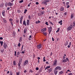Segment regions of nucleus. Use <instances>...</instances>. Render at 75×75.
Here are the masks:
<instances>
[{
    "mask_svg": "<svg viewBox=\"0 0 75 75\" xmlns=\"http://www.w3.org/2000/svg\"><path fill=\"white\" fill-rule=\"evenodd\" d=\"M50 23L51 24H52V25H54V23L51 22H50Z\"/></svg>",
    "mask_w": 75,
    "mask_h": 75,
    "instance_id": "obj_42",
    "label": "nucleus"
},
{
    "mask_svg": "<svg viewBox=\"0 0 75 75\" xmlns=\"http://www.w3.org/2000/svg\"><path fill=\"white\" fill-rule=\"evenodd\" d=\"M57 60L55 59L53 65H57Z\"/></svg>",
    "mask_w": 75,
    "mask_h": 75,
    "instance_id": "obj_5",
    "label": "nucleus"
},
{
    "mask_svg": "<svg viewBox=\"0 0 75 75\" xmlns=\"http://www.w3.org/2000/svg\"><path fill=\"white\" fill-rule=\"evenodd\" d=\"M69 5H67V8H69Z\"/></svg>",
    "mask_w": 75,
    "mask_h": 75,
    "instance_id": "obj_55",
    "label": "nucleus"
},
{
    "mask_svg": "<svg viewBox=\"0 0 75 75\" xmlns=\"http://www.w3.org/2000/svg\"><path fill=\"white\" fill-rule=\"evenodd\" d=\"M54 72L55 74V75H57V73H58V71L57 70H55L54 71Z\"/></svg>",
    "mask_w": 75,
    "mask_h": 75,
    "instance_id": "obj_16",
    "label": "nucleus"
},
{
    "mask_svg": "<svg viewBox=\"0 0 75 75\" xmlns=\"http://www.w3.org/2000/svg\"><path fill=\"white\" fill-rule=\"evenodd\" d=\"M27 11V9H25V11L24 12V13H26V12Z\"/></svg>",
    "mask_w": 75,
    "mask_h": 75,
    "instance_id": "obj_33",
    "label": "nucleus"
},
{
    "mask_svg": "<svg viewBox=\"0 0 75 75\" xmlns=\"http://www.w3.org/2000/svg\"><path fill=\"white\" fill-rule=\"evenodd\" d=\"M55 70H57V69H59V70H61V68L60 67H57L55 68Z\"/></svg>",
    "mask_w": 75,
    "mask_h": 75,
    "instance_id": "obj_6",
    "label": "nucleus"
},
{
    "mask_svg": "<svg viewBox=\"0 0 75 75\" xmlns=\"http://www.w3.org/2000/svg\"><path fill=\"white\" fill-rule=\"evenodd\" d=\"M67 61H69V59H68V58L67 57L66 58V59H63V60L62 62L64 63V62H66Z\"/></svg>",
    "mask_w": 75,
    "mask_h": 75,
    "instance_id": "obj_3",
    "label": "nucleus"
},
{
    "mask_svg": "<svg viewBox=\"0 0 75 75\" xmlns=\"http://www.w3.org/2000/svg\"><path fill=\"white\" fill-rule=\"evenodd\" d=\"M13 21V19L11 18H10L9 19V21Z\"/></svg>",
    "mask_w": 75,
    "mask_h": 75,
    "instance_id": "obj_45",
    "label": "nucleus"
},
{
    "mask_svg": "<svg viewBox=\"0 0 75 75\" xmlns=\"http://www.w3.org/2000/svg\"><path fill=\"white\" fill-rule=\"evenodd\" d=\"M5 11H3L2 12V14L3 16H5Z\"/></svg>",
    "mask_w": 75,
    "mask_h": 75,
    "instance_id": "obj_12",
    "label": "nucleus"
},
{
    "mask_svg": "<svg viewBox=\"0 0 75 75\" xmlns=\"http://www.w3.org/2000/svg\"><path fill=\"white\" fill-rule=\"evenodd\" d=\"M1 52H2V53H3V52H4V49H1Z\"/></svg>",
    "mask_w": 75,
    "mask_h": 75,
    "instance_id": "obj_26",
    "label": "nucleus"
},
{
    "mask_svg": "<svg viewBox=\"0 0 75 75\" xmlns=\"http://www.w3.org/2000/svg\"><path fill=\"white\" fill-rule=\"evenodd\" d=\"M3 20H4V23H7V21H6V20L5 19H3Z\"/></svg>",
    "mask_w": 75,
    "mask_h": 75,
    "instance_id": "obj_21",
    "label": "nucleus"
},
{
    "mask_svg": "<svg viewBox=\"0 0 75 75\" xmlns=\"http://www.w3.org/2000/svg\"><path fill=\"white\" fill-rule=\"evenodd\" d=\"M23 16H21V18L20 19V24H22V20H23Z\"/></svg>",
    "mask_w": 75,
    "mask_h": 75,
    "instance_id": "obj_10",
    "label": "nucleus"
},
{
    "mask_svg": "<svg viewBox=\"0 0 75 75\" xmlns=\"http://www.w3.org/2000/svg\"><path fill=\"white\" fill-rule=\"evenodd\" d=\"M42 46L41 44H40L38 45H37V48L38 49H40L41 48V47Z\"/></svg>",
    "mask_w": 75,
    "mask_h": 75,
    "instance_id": "obj_8",
    "label": "nucleus"
},
{
    "mask_svg": "<svg viewBox=\"0 0 75 75\" xmlns=\"http://www.w3.org/2000/svg\"><path fill=\"white\" fill-rule=\"evenodd\" d=\"M52 71V68H50L49 69L48 71V72L49 73L51 72Z\"/></svg>",
    "mask_w": 75,
    "mask_h": 75,
    "instance_id": "obj_14",
    "label": "nucleus"
},
{
    "mask_svg": "<svg viewBox=\"0 0 75 75\" xmlns=\"http://www.w3.org/2000/svg\"><path fill=\"white\" fill-rule=\"evenodd\" d=\"M72 25H70L69 27H68L67 28V30L68 31H69V30H72Z\"/></svg>",
    "mask_w": 75,
    "mask_h": 75,
    "instance_id": "obj_1",
    "label": "nucleus"
},
{
    "mask_svg": "<svg viewBox=\"0 0 75 75\" xmlns=\"http://www.w3.org/2000/svg\"><path fill=\"white\" fill-rule=\"evenodd\" d=\"M69 2H67L66 3V4L67 5H68V4H69Z\"/></svg>",
    "mask_w": 75,
    "mask_h": 75,
    "instance_id": "obj_44",
    "label": "nucleus"
},
{
    "mask_svg": "<svg viewBox=\"0 0 75 75\" xmlns=\"http://www.w3.org/2000/svg\"><path fill=\"white\" fill-rule=\"evenodd\" d=\"M62 22V21L61 20L59 22V24H60V23H61Z\"/></svg>",
    "mask_w": 75,
    "mask_h": 75,
    "instance_id": "obj_39",
    "label": "nucleus"
},
{
    "mask_svg": "<svg viewBox=\"0 0 75 75\" xmlns=\"http://www.w3.org/2000/svg\"><path fill=\"white\" fill-rule=\"evenodd\" d=\"M23 47H24V45H22V47H21V50H23Z\"/></svg>",
    "mask_w": 75,
    "mask_h": 75,
    "instance_id": "obj_47",
    "label": "nucleus"
},
{
    "mask_svg": "<svg viewBox=\"0 0 75 75\" xmlns=\"http://www.w3.org/2000/svg\"><path fill=\"white\" fill-rule=\"evenodd\" d=\"M21 64V63H19L18 64V66L19 67V68H21V66H20V64Z\"/></svg>",
    "mask_w": 75,
    "mask_h": 75,
    "instance_id": "obj_27",
    "label": "nucleus"
},
{
    "mask_svg": "<svg viewBox=\"0 0 75 75\" xmlns=\"http://www.w3.org/2000/svg\"><path fill=\"white\" fill-rule=\"evenodd\" d=\"M13 65H16V61H13Z\"/></svg>",
    "mask_w": 75,
    "mask_h": 75,
    "instance_id": "obj_19",
    "label": "nucleus"
},
{
    "mask_svg": "<svg viewBox=\"0 0 75 75\" xmlns=\"http://www.w3.org/2000/svg\"><path fill=\"white\" fill-rule=\"evenodd\" d=\"M64 8L62 7L61 8L60 11H64Z\"/></svg>",
    "mask_w": 75,
    "mask_h": 75,
    "instance_id": "obj_17",
    "label": "nucleus"
},
{
    "mask_svg": "<svg viewBox=\"0 0 75 75\" xmlns=\"http://www.w3.org/2000/svg\"><path fill=\"white\" fill-rule=\"evenodd\" d=\"M64 73V72L63 71H61L60 72H59V74H63Z\"/></svg>",
    "mask_w": 75,
    "mask_h": 75,
    "instance_id": "obj_30",
    "label": "nucleus"
},
{
    "mask_svg": "<svg viewBox=\"0 0 75 75\" xmlns=\"http://www.w3.org/2000/svg\"><path fill=\"white\" fill-rule=\"evenodd\" d=\"M28 18H29V20H30V19H31V16H28Z\"/></svg>",
    "mask_w": 75,
    "mask_h": 75,
    "instance_id": "obj_49",
    "label": "nucleus"
},
{
    "mask_svg": "<svg viewBox=\"0 0 75 75\" xmlns=\"http://www.w3.org/2000/svg\"><path fill=\"white\" fill-rule=\"evenodd\" d=\"M59 28L58 29V30H57L56 31V33H58V32L59 31Z\"/></svg>",
    "mask_w": 75,
    "mask_h": 75,
    "instance_id": "obj_37",
    "label": "nucleus"
},
{
    "mask_svg": "<svg viewBox=\"0 0 75 75\" xmlns=\"http://www.w3.org/2000/svg\"><path fill=\"white\" fill-rule=\"evenodd\" d=\"M43 2L44 3L45 2L48 3V2H50V0H43Z\"/></svg>",
    "mask_w": 75,
    "mask_h": 75,
    "instance_id": "obj_13",
    "label": "nucleus"
},
{
    "mask_svg": "<svg viewBox=\"0 0 75 75\" xmlns=\"http://www.w3.org/2000/svg\"><path fill=\"white\" fill-rule=\"evenodd\" d=\"M52 31V27H50L48 29V32H49V34L50 35V33L51 32V31Z\"/></svg>",
    "mask_w": 75,
    "mask_h": 75,
    "instance_id": "obj_2",
    "label": "nucleus"
},
{
    "mask_svg": "<svg viewBox=\"0 0 75 75\" xmlns=\"http://www.w3.org/2000/svg\"><path fill=\"white\" fill-rule=\"evenodd\" d=\"M46 31V28H43L41 30V31L42 32H44Z\"/></svg>",
    "mask_w": 75,
    "mask_h": 75,
    "instance_id": "obj_15",
    "label": "nucleus"
},
{
    "mask_svg": "<svg viewBox=\"0 0 75 75\" xmlns=\"http://www.w3.org/2000/svg\"><path fill=\"white\" fill-rule=\"evenodd\" d=\"M51 67V66H47V67H46L45 68V70H47V68H50Z\"/></svg>",
    "mask_w": 75,
    "mask_h": 75,
    "instance_id": "obj_22",
    "label": "nucleus"
},
{
    "mask_svg": "<svg viewBox=\"0 0 75 75\" xmlns=\"http://www.w3.org/2000/svg\"><path fill=\"white\" fill-rule=\"evenodd\" d=\"M63 59H65V57L64 56L63 58Z\"/></svg>",
    "mask_w": 75,
    "mask_h": 75,
    "instance_id": "obj_63",
    "label": "nucleus"
},
{
    "mask_svg": "<svg viewBox=\"0 0 75 75\" xmlns=\"http://www.w3.org/2000/svg\"><path fill=\"white\" fill-rule=\"evenodd\" d=\"M23 25H25V26H26V23H25V21H23Z\"/></svg>",
    "mask_w": 75,
    "mask_h": 75,
    "instance_id": "obj_20",
    "label": "nucleus"
},
{
    "mask_svg": "<svg viewBox=\"0 0 75 75\" xmlns=\"http://www.w3.org/2000/svg\"><path fill=\"white\" fill-rule=\"evenodd\" d=\"M29 23H30V20H28L27 21V25H29Z\"/></svg>",
    "mask_w": 75,
    "mask_h": 75,
    "instance_id": "obj_11",
    "label": "nucleus"
},
{
    "mask_svg": "<svg viewBox=\"0 0 75 75\" xmlns=\"http://www.w3.org/2000/svg\"><path fill=\"white\" fill-rule=\"evenodd\" d=\"M28 62L27 60H26V61H25L24 63V65H27V64H28Z\"/></svg>",
    "mask_w": 75,
    "mask_h": 75,
    "instance_id": "obj_9",
    "label": "nucleus"
},
{
    "mask_svg": "<svg viewBox=\"0 0 75 75\" xmlns=\"http://www.w3.org/2000/svg\"><path fill=\"white\" fill-rule=\"evenodd\" d=\"M70 47H71V45H68V48H70Z\"/></svg>",
    "mask_w": 75,
    "mask_h": 75,
    "instance_id": "obj_50",
    "label": "nucleus"
},
{
    "mask_svg": "<svg viewBox=\"0 0 75 75\" xmlns=\"http://www.w3.org/2000/svg\"><path fill=\"white\" fill-rule=\"evenodd\" d=\"M22 54H24V52L22 51Z\"/></svg>",
    "mask_w": 75,
    "mask_h": 75,
    "instance_id": "obj_64",
    "label": "nucleus"
},
{
    "mask_svg": "<svg viewBox=\"0 0 75 75\" xmlns=\"http://www.w3.org/2000/svg\"><path fill=\"white\" fill-rule=\"evenodd\" d=\"M17 52L16 51H15V54H14V55H15V56H16V55H17Z\"/></svg>",
    "mask_w": 75,
    "mask_h": 75,
    "instance_id": "obj_35",
    "label": "nucleus"
},
{
    "mask_svg": "<svg viewBox=\"0 0 75 75\" xmlns=\"http://www.w3.org/2000/svg\"><path fill=\"white\" fill-rule=\"evenodd\" d=\"M40 13H41V14H44L45 13V12L44 11H40Z\"/></svg>",
    "mask_w": 75,
    "mask_h": 75,
    "instance_id": "obj_23",
    "label": "nucleus"
},
{
    "mask_svg": "<svg viewBox=\"0 0 75 75\" xmlns=\"http://www.w3.org/2000/svg\"><path fill=\"white\" fill-rule=\"evenodd\" d=\"M3 42L2 41H1V46L3 45Z\"/></svg>",
    "mask_w": 75,
    "mask_h": 75,
    "instance_id": "obj_36",
    "label": "nucleus"
},
{
    "mask_svg": "<svg viewBox=\"0 0 75 75\" xmlns=\"http://www.w3.org/2000/svg\"><path fill=\"white\" fill-rule=\"evenodd\" d=\"M23 0H22L21 1H19V3H23Z\"/></svg>",
    "mask_w": 75,
    "mask_h": 75,
    "instance_id": "obj_32",
    "label": "nucleus"
},
{
    "mask_svg": "<svg viewBox=\"0 0 75 75\" xmlns=\"http://www.w3.org/2000/svg\"><path fill=\"white\" fill-rule=\"evenodd\" d=\"M35 69L37 71H38V69H39V68H38V67H37Z\"/></svg>",
    "mask_w": 75,
    "mask_h": 75,
    "instance_id": "obj_43",
    "label": "nucleus"
},
{
    "mask_svg": "<svg viewBox=\"0 0 75 75\" xmlns=\"http://www.w3.org/2000/svg\"><path fill=\"white\" fill-rule=\"evenodd\" d=\"M74 18V16H73V15L71 14V18Z\"/></svg>",
    "mask_w": 75,
    "mask_h": 75,
    "instance_id": "obj_38",
    "label": "nucleus"
},
{
    "mask_svg": "<svg viewBox=\"0 0 75 75\" xmlns=\"http://www.w3.org/2000/svg\"><path fill=\"white\" fill-rule=\"evenodd\" d=\"M46 64H49V63H48V62H46Z\"/></svg>",
    "mask_w": 75,
    "mask_h": 75,
    "instance_id": "obj_60",
    "label": "nucleus"
},
{
    "mask_svg": "<svg viewBox=\"0 0 75 75\" xmlns=\"http://www.w3.org/2000/svg\"><path fill=\"white\" fill-rule=\"evenodd\" d=\"M20 45H21V44H20V43H19L18 45V46L19 47H20Z\"/></svg>",
    "mask_w": 75,
    "mask_h": 75,
    "instance_id": "obj_41",
    "label": "nucleus"
},
{
    "mask_svg": "<svg viewBox=\"0 0 75 75\" xmlns=\"http://www.w3.org/2000/svg\"><path fill=\"white\" fill-rule=\"evenodd\" d=\"M24 33H26V30L25 29L24 30Z\"/></svg>",
    "mask_w": 75,
    "mask_h": 75,
    "instance_id": "obj_52",
    "label": "nucleus"
},
{
    "mask_svg": "<svg viewBox=\"0 0 75 75\" xmlns=\"http://www.w3.org/2000/svg\"><path fill=\"white\" fill-rule=\"evenodd\" d=\"M69 75H72V73H70L69 74Z\"/></svg>",
    "mask_w": 75,
    "mask_h": 75,
    "instance_id": "obj_51",
    "label": "nucleus"
},
{
    "mask_svg": "<svg viewBox=\"0 0 75 75\" xmlns=\"http://www.w3.org/2000/svg\"><path fill=\"white\" fill-rule=\"evenodd\" d=\"M38 60H39V59H41V58H40V57H38Z\"/></svg>",
    "mask_w": 75,
    "mask_h": 75,
    "instance_id": "obj_57",
    "label": "nucleus"
},
{
    "mask_svg": "<svg viewBox=\"0 0 75 75\" xmlns=\"http://www.w3.org/2000/svg\"><path fill=\"white\" fill-rule=\"evenodd\" d=\"M40 23V21H36L35 22V23H36V24H38V23Z\"/></svg>",
    "mask_w": 75,
    "mask_h": 75,
    "instance_id": "obj_25",
    "label": "nucleus"
},
{
    "mask_svg": "<svg viewBox=\"0 0 75 75\" xmlns=\"http://www.w3.org/2000/svg\"><path fill=\"white\" fill-rule=\"evenodd\" d=\"M38 15H39V16H42V14L39 13L38 14Z\"/></svg>",
    "mask_w": 75,
    "mask_h": 75,
    "instance_id": "obj_28",
    "label": "nucleus"
},
{
    "mask_svg": "<svg viewBox=\"0 0 75 75\" xmlns=\"http://www.w3.org/2000/svg\"><path fill=\"white\" fill-rule=\"evenodd\" d=\"M22 62V59H19V63H21Z\"/></svg>",
    "mask_w": 75,
    "mask_h": 75,
    "instance_id": "obj_29",
    "label": "nucleus"
},
{
    "mask_svg": "<svg viewBox=\"0 0 75 75\" xmlns=\"http://www.w3.org/2000/svg\"><path fill=\"white\" fill-rule=\"evenodd\" d=\"M52 40L53 41H54V39L53 37L52 38Z\"/></svg>",
    "mask_w": 75,
    "mask_h": 75,
    "instance_id": "obj_53",
    "label": "nucleus"
},
{
    "mask_svg": "<svg viewBox=\"0 0 75 75\" xmlns=\"http://www.w3.org/2000/svg\"><path fill=\"white\" fill-rule=\"evenodd\" d=\"M3 47L5 49H6L7 48V45L6 44V43L5 42H4Z\"/></svg>",
    "mask_w": 75,
    "mask_h": 75,
    "instance_id": "obj_4",
    "label": "nucleus"
},
{
    "mask_svg": "<svg viewBox=\"0 0 75 75\" xmlns=\"http://www.w3.org/2000/svg\"><path fill=\"white\" fill-rule=\"evenodd\" d=\"M36 4L37 5H38V4H39V3H38V2H36Z\"/></svg>",
    "mask_w": 75,
    "mask_h": 75,
    "instance_id": "obj_58",
    "label": "nucleus"
},
{
    "mask_svg": "<svg viewBox=\"0 0 75 75\" xmlns=\"http://www.w3.org/2000/svg\"><path fill=\"white\" fill-rule=\"evenodd\" d=\"M73 26H74V27H75V22H74L73 23Z\"/></svg>",
    "mask_w": 75,
    "mask_h": 75,
    "instance_id": "obj_46",
    "label": "nucleus"
},
{
    "mask_svg": "<svg viewBox=\"0 0 75 75\" xmlns=\"http://www.w3.org/2000/svg\"><path fill=\"white\" fill-rule=\"evenodd\" d=\"M68 42L66 41L65 43V46H67V45H68Z\"/></svg>",
    "mask_w": 75,
    "mask_h": 75,
    "instance_id": "obj_18",
    "label": "nucleus"
},
{
    "mask_svg": "<svg viewBox=\"0 0 75 75\" xmlns=\"http://www.w3.org/2000/svg\"><path fill=\"white\" fill-rule=\"evenodd\" d=\"M43 34H44V35H47V33H45V32H44L43 33Z\"/></svg>",
    "mask_w": 75,
    "mask_h": 75,
    "instance_id": "obj_31",
    "label": "nucleus"
},
{
    "mask_svg": "<svg viewBox=\"0 0 75 75\" xmlns=\"http://www.w3.org/2000/svg\"><path fill=\"white\" fill-rule=\"evenodd\" d=\"M16 74H17V75H19L20 74H19V73L17 72L16 73Z\"/></svg>",
    "mask_w": 75,
    "mask_h": 75,
    "instance_id": "obj_54",
    "label": "nucleus"
},
{
    "mask_svg": "<svg viewBox=\"0 0 75 75\" xmlns=\"http://www.w3.org/2000/svg\"><path fill=\"white\" fill-rule=\"evenodd\" d=\"M3 38L2 37L0 38V40H3Z\"/></svg>",
    "mask_w": 75,
    "mask_h": 75,
    "instance_id": "obj_59",
    "label": "nucleus"
},
{
    "mask_svg": "<svg viewBox=\"0 0 75 75\" xmlns=\"http://www.w3.org/2000/svg\"><path fill=\"white\" fill-rule=\"evenodd\" d=\"M8 5L9 6H13L14 4L13 3H11V2H9L8 4Z\"/></svg>",
    "mask_w": 75,
    "mask_h": 75,
    "instance_id": "obj_7",
    "label": "nucleus"
},
{
    "mask_svg": "<svg viewBox=\"0 0 75 75\" xmlns=\"http://www.w3.org/2000/svg\"><path fill=\"white\" fill-rule=\"evenodd\" d=\"M19 41L20 42H21V41H22V37H21L20 38V39L19 40Z\"/></svg>",
    "mask_w": 75,
    "mask_h": 75,
    "instance_id": "obj_24",
    "label": "nucleus"
},
{
    "mask_svg": "<svg viewBox=\"0 0 75 75\" xmlns=\"http://www.w3.org/2000/svg\"><path fill=\"white\" fill-rule=\"evenodd\" d=\"M24 72L25 73L27 72V71H26V70H24Z\"/></svg>",
    "mask_w": 75,
    "mask_h": 75,
    "instance_id": "obj_62",
    "label": "nucleus"
},
{
    "mask_svg": "<svg viewBox=\"0 0 75 75\" xmlns=\"http://www.w3.org/2000/svg\"><path fill=\"white\" fill-rule=\"evenodd\" d=\"M3 7V4H1L0 5V7Z\"/></svg>",
    "mask_w": 75,
    "mask_h": 75,
    "instance_id": "obj_34",
    "label": "nucleus"
},
{
    "mask_svg": "<svg viewBox=\"0 0 75 75\" xmlns=\"http://www.w3.org/2000/svg\"><path fill=\"white\" fill-rule=\"evenodd\" d=\"M45 24H46V25H48V22H46L45 23Z\"/></svg>",
    "mask_w": 75,
    "mask_h": 75,
    "instance_id": "obj_48",
    "label": "nucleus"
},
{
    "mask_svg": "<svg viewBox=\"0 0 75 75\" xmlns=\"http://www.w3.org/2000/svg\"><path fill=\"white\" fill-rule=\"evenodd\" d=\"M20 54V53L19 52H17V55H19V54Z\"/></svg>",
    "mask_w": 75,
    "mask_h": 75,
    "instance_id": "obj_61",
    "label": "nucleus"
},
{
    "mask_svg": "<svg viewBox=\"0 0 75 75\" xmlns=\"http://www.w3.org/2000/svg\"><path fill=\"white\" fill-rule=\"evenodd\" d=\"M7 10H10V7H8L7 8Z\"/></svg>",
    "mask_w": 75,
    "mask_h": 75,
    "instance_id": "obj_56",
    "label": "nucleus"
},
{
    "mask_svg": "<svg viewBox=\"0 0 75 75\" xmlns=\"http://www.w3.org/2000/svg\"><path fill=\"white\" fill-rule=\"evenodd\" d=\"M47 2H44V4H45L46 6H47Z\"/></svg>",
    "mask_w": 75,
    "mask_h": 75,
    "instance_id": "obj_40",
    "label": "nucleus"
}]
</instances>
